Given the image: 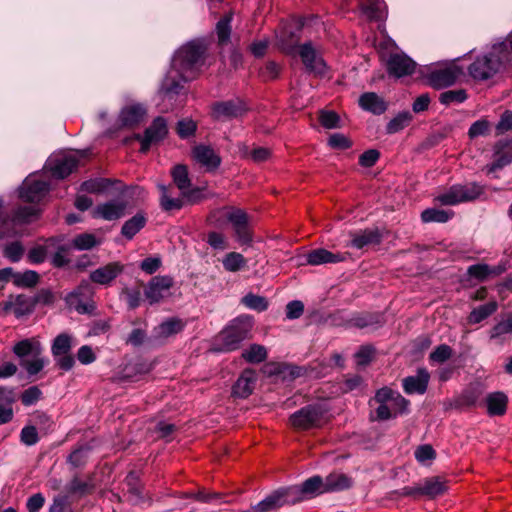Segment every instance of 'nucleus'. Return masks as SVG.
<instances>
[{
  "label": "nucleus",
  "instance_id": "1",
  "mask_svg": "<svg viewBox=\"0 0 512 512\" xmlns=\"http://www.w3.org/2000/svg\"><path fill=\"white\" fill-rule=\"evenodd\" d=\"M511 60L507 43L500 42L494 44L488 53L477 57L468 67V72L474 80L486 81L499 73Z\"/></svg>",
  "mask_w": 512,
  "mask_h": 512
},
{
  "label": "nucleus",
  "instance_id": "2",
  "mask_svg": "<svg viewBox=\"0 0 512 512\" xmlns=\"http://www.w3.org/2000/svg\"><path fill=\"white\" fill-rule=\"evenodd\" d=\"M206 47L201 42H190L182 46L173 59V68L184 82L192 81L200 74L204 65Z\"/></svg>",
  "mask_w": 512,
  "mask_h": 512
},
{
  "label": "nucleus",
  "instance_id": "3",
  "mask_svg": "<svg viewBox=\"0 0 512 512\" xmlns=\"http://www.w3.org/2000/svg\"><path fill=\"white\" fill-rule=\"evenodd\" d=\"M253 327L252 318L240 316L235 318L215 338V350L230 352L239 348L242 341L250 337Z\"/></svg>",
  "mask_w": 512,
  "mask_h": 512
},
{
  "label": "nucleus",
  "instance_id": "4",
  "mask_svg": "<svg viewBox=\"0 0 512 512\" xmlns=\"http://www.w3.org/2000/svg\"><path fill=\"white\" fill-rule=\"evenodd\" d=\"M157 187L160 191V207L165 212L178 211L186 204H198L214 196L213 193H205L206 189L204 187H195L185 189L179 197H173L171 185L158 184Z\"/></svg>",
  "mask_w": 512,
  "mask_h": 512
},
{
  "label": "nucleus",
  "instance_id": "5",
  "mask_svg": "<svg viewBox=\"0 0 512 512\" xmlns=\"http://www.w3.org/2000/svg\"><path fill=\"white\" fill-rule=\"evenodd\" d=\"M220 216H225L232 224L236 239L241 245H249L252 242L249 217L244 210L232 206L217 208L209 213L208 221L216 224L219 222Z\"/></svg>",
  "mask_w": 512,
  "mask_h": 512
},
{
  "label": "nucleus",
  "instance_id": "6",
  "mask_svg": "<svg viewBox=\"0 0 512 512\" xmlns=\"http://www.w3.org/2000/svg\"><path fill=\"white\" fill-rule=\"evenodd\" d=\"M374 401L379 404L376 409L378 420H389L398 414L409 412L410 401L404 398L399 392L385 386L378 389Z\"/></svg>",
  "mask_w": 512,
  "mask_h": 512
},
{
  "label": "nucleus",
  "instance_id": "7",
  "mask_svg": "<svg viewBox=\"0 0 512 512\" xmlns=\"http://www.w3.org/2000/svg\"><path fill=\"white\" fill-rule=\"evenodd\" d=\"M484 186L476 182L455 184L435 197V201L444 206H454L478 199L484 193Z\"/></svg>",
  "mask_w": 512,
  "mask_h": 512
},
{
  "label": "nucleus",
  "instance_id": "8",
  "mask_svg": "<svg viewBox=\"0 0 512 512\" xmlns=\"http://www.w3.org/2000/svg\"><path fill=\"white\" fill-rule=\"evenodd\" d=\"M324 423V410L319 405H307L290 416V424L296 430L320 428Z\"/></svg>",
  "mask_w": 512,
  "mask_h": 512
},
{
  "label": "nucleus",
  "instance_id": "9",
  "mask_svg": "<svg viewBox=\"0 0 512 512\" xmlns=\"http://www.w3.org/2000/svg\"><path fill=\"white\" fill-rule=\"evenodd\" d=\"M276 37L279 48L284 53L293 55L299 47L301 27L293 22H283L278 29Z\"/></svg>",
  "mask_w": 512,
  "mask_h": 512
},
{
  "label": "nucleus",
  "instance_id": "10",
  "mask_svg": "<svg viewBox=\"0 0 512 512\" xmlns=\"http://www.w3.org/2000/svg\"><path fill=\"white\" fill-rule=\"evenodd\" d=\"M174 286V279L169 275H157L152 277L144 290L145 298L153 305L159 303L170 294Z\"/></svg>",
  "mask_w": 512,
  "mask_h": 512
},
{
  "label": "nucleus",
  "instance_id": "11",
  "mask_svg": "<svg viewBox=\"0 0 512 512\" xmlns=\"http://www.w3.org/2000/svg\"><path fill=\"white\" fill-rule=\"evenodd\" d=\"M168 133L167 124L163 117H157L145 130L144 135L136 134L135 139L140 141V152L146 153L150 146L163 140Z\"/></svg>",
  "mask_w": 512,
  "mask_h": 512
},
{
  "label": "nucleus",
  "instance_id": "12",
  "mask_svg": "<svg viewBox=\"0 0 512 512\" xmlns=\"http://www.w3.org/2000/svg\"><path fill=\"white\" fill-rule=\"evenodd\" d=\"M298 55L309 73L315 75H323L325 73L326 63L311 42L300 45L298 47Z\"/></svg>",
  "mask_w": 512,
  "mask_h": 512
},
{
  "label": "nucleus",
  "instance_id": "13",
  "mask_svg": "<svg viewBox=\"0 0 512 512\" xmlns=\"http://www.w3.org/2000/svg\"><path fill=\"white\" fill-rule=\"evenodd\" d=\"M463 71L456 65L435 69L427 75L428 84L434 89H442L456 83Z\"/></svg>",
  "mask_w": 512,
  "mask_h": 512
},
{
  "label": "nucleus",
  "instance_id": "14",
  "mask_svg": "<svg viewBox=\"0 0 512 512\" xmlns=\"http://www.w3.org/2000/svg\"><path fill=\"white\" fill-rule=\"evenodd\" d=\"M127 202L122 199H112L98 204L92 211V217L106 221H115L125 215Z\"/></svg>",
  "mask_w": 512,
  "mask_h": 512
},
{
  "label": "nucleus",
  "instance_id": "15",
  "mask_svg": "<svg viewBox=\"0 0 512 512\" xmlns=\"http://www.w3.org/2000/svg\"><path fill=\"white\" fill-rule=\"evenodd\" d=\"M49 191L46 181L35 178H27L19 189V197L29 203H37L42 200Z\"/></svg>",
  "mask_w": 512,
  "mask_h": 512
},
{
  "label": "nucleus",
  "instance_id": "16",
  "mask_svg": "<svg viewBox=\"0 0 512 512\" xmlns=\"http://www.w3.org/2000/svg\"><path fill=\"white\" fill-rule=\"evenodd\" d=\"M78 163L74 155H58L48 161V168L54 178L64 179L77 169Z\"/></svg>",
  "mask_w": 512,
  "mask_h": 512
},
{
  "label": "nucleus",
  "instance_id": "17",
  "mask_svg": "<svg viewBox=\"0 0 512 512\" xmlns=\"http://www.w3.org/2000/svg\"><path fill=\"white\" fill-rule=\"evenodd\" d=\"M247 105L240 99L216 102L212 105V116L215 119L237 118L245 114Z\"/></svg>",
  "mask_w": 512,
  "mask_h": 512
},
{
  "label": "nucleus",
  "instance_id": "18",
  "mask_svg": "<svg viewBox=\"0 0 512 512\" xmlns=\"http://www.w3.org/2000/svg\"><path fill=\"white\" fill-rule=\"evenodd\" d=\"M416 63L405 54H391L387 61L388 74L396 78H401L414 73Z\"/></svg>",
  "mask_w": 512,
  "mask_h": 512
},
{
  "label": "nucleus",
  "instance_id": "19",
  "mask_svg": "<svg viewBox=\"0 0 512 512\" xmlns=\"http://www.w3.org/2000/svg\"><path fill=\"white\" fill-rule=\"evenodd\" d=\"M194 160L205 168L207 172H213L221 165V157L213 148L207 145H197L192 150Z\"/></svg>",
  "mask_w": 512,
  "mask_h": 512
},
{
  "label": "nucleus",
  "instance_id": "20",
  "mask_svg": "<svg viewBox=\"0 0 512 512\" xmlns=\"http://www.w3.org/2000/svg\"><path fill=\"white\" fill-rule=\"evenodd\" d=\"M123 270L124 265L120 262H110L92 271L89 278L95 284L106 286L111 284Z\"/></svg>",
  "mask_w": 512,
  "mask_h": 512
},
{
  "label": "nucleus",
  "instance_id": "21",
  "mask_svg": "<svg viewBox=\"0 0 512 512\" xmlns=\"http://www.w3.org/2000/svg\"><path fill=\"white\" fill-rule=\"evenodd\" d=\"M493 157V162L485 167L487 173H493L512 162V143L498 142L494 147Z\"/></svg>",
  "mask_w": 512,
  "mask_h": 512
},
{
  "label": "nucleus",
  "instance_id": "22",
  "mask_svg": "<svg viewBox=\"0 0 512 512\" xmlns=\"http://www.w3.org/2000/svg\"><path fill=\"white\" fill-rule=\"evenodd\" d=\"M35 306L31 297L20 294L3 303L5 313H13L17 318L33 312Z\"/></svg>",
  "mask_w": 512,
  "mask_h": 512
},
{
  "label": "nucleus",
  "instance_id": "23",
  "mask_svg": "<svg viewBox=\"0 0 512 512\" xmlns=\"http://www.w3.org/2000/svg\"><path fill=\"white\" fill-rule=\"evenodd\" d=\"M430 374L425 368H419L417 374L403 379V389L407 394H424L427 390Z\"/></svg>",
  "mask_w": 512,
  "mask_h": 512
},
{
  "label": "nucleus",
  "instance_id": "24",
  "mask_svg": "<svg viewBox=\"0 0 512 512\" xmlns=\"http://www.w3.org/2000/svg\"><path fill=\"white\" fill-rule=\"evenodd\" d=\"M350 246L356 249H363L371 245H379L382 241V234L378 228L365 229L359 232L350 233Z\"/></svg>",
  "mask_w": 512,
  "mask_h": 512
},
{
  "label": "nucleus",
  "instance_id": "25",
  "mask_svg": "<svg viewBox=\"0 0 512 512\" xmlns=\"http://www.w3.org/2000/svg\"><path fill=\"white\" fill-rule=\"evenodd\" d=\"M255 381V371L245 369L233 385L232 394L239 398H247L253 392Z\"/></svg>",
  "mask_w": 512,
  "mask_h": 512
},
{
  "label": "nucleus",
  "instance_id": "26",
  "mask_svg": "<svg viewBox=\"0 0 512 512\" xmlns=\"http://www.w3.org/2000/svg\"><path fill=\"white\" fill-rule=\"evenodd\" d=\"M346 259L344 254L332 253L326 249L318 248L310 251L306 255V262L309 265L317 266L327 263H338Z\"/></svg>",
  "mask_w": 512,
  "mask_h": 512
},
{
  "label": "nucleus",
  "instance_id": "27",
  "mask_svg": "<svg viewBox=\"0 0 512 512\" xmlns=\"http://www.w3.org/2000/svg\"><path fill=\"white\" fill-rule=\"evenodd\" d=\"M146 115V109L141 104H132L124 107L119 115L122 126L134 127L141 123Z\"/></svg>",
  "mask_w": 512,
  "mask_h": 512
},
{
  "label": "nucleus",
  "instance_id": "28",
  "mask_svg": "<svg viewBox=\"0 0 512 512\" xmlns=\"http://www.w3.org/2000/svg\"><path fill=\"white\" fill-rule=\"evenodd\" d=\"M358 102L363 110L375 115H381L387 110V103L374 92L363 93Z\"/></svg>",
  "mask_w": 512,
  "mask_h": 512
},
{
  "label": "nucleus",
  "instance_id": "29",
  "mask_svg": "<svg viewBox=\"0 0 512 512\" xmlns=\"http://www.w3.org/2000/svg\"><path fill=\"white\" fill-rule=\"evenodd\" d=\"M482 393L483 391L479 384H471L457 398H455L453 405L457 409L475 406L482 396Z\"/></svg>",
  "mask_w": 512,
  "mask_h": 512
},
{
  "label": "nucleus",
  "instance_id": "30",
  "mask_svg": "<svg viewBox=\"0 0 512 512\" xmlns=\"http://www.w3.org/2000/svg\"><path fill=\"white\" fill-rule=\"evenodd\" d=\"M508 404L507 396L502 392H493L486 397L487 412L491 416L505 414Z\"/></svg>",
  "mask_w": 512,
  "mask_h": 512
},
{
  "label": "nucleus",
  "instance_id": "31",
  "mask_svg": "<svg viewBox=\"0 0 512 512\" xmlns=\"http://www.w3.org/2000/svg\"><path fill=\"white\" fill-rule=\"evenodd\" d=\"M352 486V479L343 473H331L324 480L323 492H334L348 489Z\"/></svg>",
  "mask_w": 512,
  "mask_h": 512
},
{
  "label": "nucleus",
  "instance_id": "32",
  "mask_svg": "<svg viewBox=\"0 0 512 512\" xmlns=\"http://www.w3.org/2000/svg\"><path fill=\"white\" fill-rule=\"evenodd\" d=\"M40 342L35 339H24L17 342L13 347V353L22 359H26V356H39L41 354Z\"/></svg>",
  "mask_w": 512,
  "mask_h": 512
},
{
  "label": "nucleus",
  "instance_id": "33",
  "mask_svg": "<svg viewBox=\"0 0 512 512\" xmlns=\"http://www.w3.org/2000/svg\"><path fill=\"white\" fill-rule=\"evenodd\" d=\"M421 484L422 496L429 498H435L444 494L447 490L445 481H442L439 477L426 478Z\"/></svg>",
  "mask_w": 512,
  "mask_h": 512
},
{
  "label": "nucleus",
  "instance_id": "34",
  "mask_svg": "<svg viewBox=\"0 0 512 512\" xmlns=\"http://www.w3.org/2000/svg\"><path fill=\"white\" fill-rule=\"evenodd\" d=\"M146 222L145 215L139 212L123 224L121 234L131 240L146 225Z\"/></svg>",
  "mask_w": 512,
  "mask_h": 512
},
{
  "label": "nucleus",
  "instance_id": "35",
  "mask_svg": "<svg viewBox=\"0 0 512 512\" xmlns=\"http://www.w3.org/2000/svg\"><path fill=\"white\" fill-rule=\"evenodd\" d=\"M360 8L370 20H382L384 18L385 3L383 0H363Z\"/></svg>",
  "mask_w": 512,
  "mask_h": 512
},
{
  "label": "nucleus",
  "instance_id": "36",
  "mask_svg": "<svg viewBox=\"0 0 512 512\" xmlns=\"http://www.w3.org/2000/svg\"><path fill=\"white\" fill-rule=\"evenodd\" d=\"M233 20V13L229 12L225 14L216 24V35L218 38V44L220 46H226L230 42V36L232 32L231 22Z\"/></svg>",
  "mask_w": 512,
  "mask_h": 512
},
{
  "label": "nucleus",
  "instance_id": "37",
  "mask_svg": "<svg viewBox=\"0 0 512 512\" xmlns=\"http://www.w3.org/2000/svg\"><path fill=\"white\" fill-rule=\"evenodd\" d=\"M454 216L452 210H444L438 208H427L421 213V220L423 223H446Z\"/></svg>",
  "mask_w": 512,
  "mask_h": 512
},
{
  "label": "nucleus",
  "instance_id": "38",
  "mask_svg": "<svg viewBox=\"0 0 512 512\" xmlns=\"http://www.w3.org/2000/svg\"><path fill=\"white\" fill-rule=\"evenodd\" d=\"M497 308L498 305L495 301L480 305L470 312L468 316V322L470 324H478L495 313Z\"/></svg>",
  "mask_w": 512,
  "mask_h": 512
},
{
  "label": "nucleus",
  "instance_id": "39",
  "mask_svg": "<svg viewBox=\"0 0 512 512\" xmlns=\"http://www.w3.org/2000/svg\"><path fill=\"white\" fill-rule=\"evenodd\" d=\"M282 505H295L305 500L300 486H290L276 490Z\"/></svg>",
  "mask_w": 512,
  "mask_h": 512
},
{
  "label": "nucleus",
  "instance_id": "40",
  "mask_svg": "<svg viewBox=\"0 0 512 512\" xmlns=\"http://www.w3.org/2000/svg\"><path fill=\"white\" fill-rule=\"evenodd\" d=\"M171 177L173 179V183L181 193L184 192L185 189L190 188L191 179L189 177L188 168L186 165H175L171 170Z\"/></svg>",
  "mask_w": 512,
  "mask_h": 512
},
{
  "label": "nucleus",
  "instance_id": "41",
  "mask_svg": "<svg viewBox=\"0 0 512 512\" xmlns=\"http://www.w3.org/2000/svg\"><path fill=\"white\" fill-rule=\"evenodd\" d=\"M39 215V210L32 206L18 207L11 218L13 224H28L36 219Z\"/></svg>",
  "mask_w": 512,
  "mask_h": 512
},
{
  "label": "nucleus",
  "instance_id": "42",
  "mask_svg": "<svg viewBox=\"0 0 512 512\" xmlns=\"http://www.w3.org/2000/svg\"><path fill=\"white\" fill-rule=\"evenodd\" d=\"M88 287V283H82L75 291L69 293L66 297V302L70 306H74L75 310L80 314L88 313L90 312V308H94L93 305H89L79 301V296L82 294L81 291L83 289H87Z\"/></svg>",
  "mask_w": 512,
  "mask_h": 512
},
{
  "label": "nucleus",
  "instance_id": "43",
  "mask_svg": "<svg viewBox=\"0 0 512 512\" xmlns=\"http://www.w3.org/2000/svg\"><path fill=\"white\" fill-rule=\"evenodd\" d=\"M242 358L252 364H258L266 360L267 350L263 345L252 344L242 352Z\"/></svg>",
  "mask_w": 512,
  "mask_h": 512
},
{
  "label": "nucleus",
  "instance_id": "44",
  "mask_svg": "<svg viewBox=\"0 0 512 512\" xmlns=\"http://www.w3.org/2000/svg\"><path fill=\"white\" fill-rule=\"evenodd\" d=\"M300 487L305 499H308L316 494L324 493L322 491L324 489V480L320 476H313L305 480Z\"/></svg>",
  "mask_w": 512,
  "mask_h": 512
},
{
  "label": "nucleus",
  "instance_id": "45",
  "mask_svg": "<svg viewBox=\"0 0 512 512\" xmlns=\"http://www.w3.org/2000/svg\"><path fill=\"white\" fill-rule=\"evenodd\" d=\"M72 349V337L67 333H61L53 340L51 352L53 357L70 353Z\"/></svg>",
  "mask_w": 512,
  "mask_h": 512
},
{
  "label": "nucleus",
  "instance_id": "46",
  "mask_svg": "<svg viewBox=\"0 0 512 512\" xmlns=\"http://www.w3.org/2000/svg\"><path fill=\"white\" fill-rule=\"evenodd\" d=\"M101 241L92 233H81L72 240V247L76 250H90L99 245Z\"/></svg>",
  "mask_w": 512,
  "mask_h": 512
},
{
  "label": "nucleus",
  "instance_id": "47",
  "mask_svg": "<svg viewBox=\"0 0 512 512\" xmlns=\"http://www.w3.org/2000/svg\"><path fill=\"white\" fill-rule=\"evenodd\" d=\"M40 280V276L36 271L26 270L15 274L14 285L22 288L35 287Z\"/></svg>",
  "mask_w": 512,
  "mask_h": 512
},
{
  "label": "nucleus",
  "instance_id": "48",
  "mask_svg": "<svg viewBox=\"0 0 512 512\" xmlns=\"http://www.w3.org/2000/svg\"><path fill=\"white\" fill-rule=\"evenodd\" d=\"M222 264L226 271L237 272L246 265V259L240 253L230 252L225 255Z\"/></svg>",
  "mask_w": 512,
  "mask_h": 512
},
{
  "label": "nucleus",
  "instance_id": "49",
  "mask_svg": "<svg viewBox=\"0 0 512 512\" xmlns=\"http://www.w3.org/2000/svg\"><path fill=\"white\" fill-rule=\"evenodd\" d=\"M411 120L412 115L409 112H401L388 122L386 131L388 134L397 133L407 127Z\"/></svg>",
  "mask_w": 512,
  "mask_h": 512
},
{
  "label": "nucleus",
  "instance_id": "50",
  "mask_svg": "<svg viewBox=\"0 0 512 512\" xmlns=\"http://www.w3.org/2000/svg\"><path fill=\"white\" fill-rule=\"evenodd\" d=\"M467 99V93L464 89L448 90L440 94L439 101L443 105L452 103H462Z\"/></svg>",
  "mask_w": 512,
  "mask_h": 512
},
{
  "label": "nucleus",
  "instance_id": "51",
  "mask_svg": "<svg viewBox=\"0 0 512 512\" xmlns=\"http://www.w3.org/2000/svg\"><path fill=\"white\" fill-rule=\"evenodd\" d=\"M110 180L105 178L90 179L81 184V190L88 193H101L108 189Z\"/></svg>",
  "mask_w": 512,
  "mask_h": 512
},
{
  "label": "nucleus",
  "instance_id": "52",
  "mask_svg": "<svg viewBox=\"0 0 512 512\" xmlns=\"http://www.w3.org/2000/svg\"><path fill=\"white\" fill-rule=\"evenodd\" d=\"M242 303L246 307L259 312L265 311L268 308V301L266 300L265 297L255 295L252 293H249L246 296H244L242 299Z\"/></svg>",
  "mask_w": 512,
  "mask_h": 512
},
{
  "label": "nucleus",
  "instance_id": "53",
  "mask_svg": "<svg viewBox=\"0 0 512 512\" xmlns=\"http://www.w3.org/2000/svg\"><path fill=\"white\" fill-rule=\"evenodd\" d=\"M280 507H283V505L277 491H274L257 504L258 512H271Z\"/></svg>",
  "mask_w": 512,
  "mask_h": 512
},
{
  "label": "nucleus",
  "instance_id": "54",
  "mask_svg": "<svg viewBox=\"0 0 512 512\" xmlns=\"http://www.w3.org/2000/svg\"><path fill=\"white\" fill-rule=\"evenodd\" d=\"M3 255L11 262H19L24 255V247L20 241H14L4 247Z\"/></svg>",
  "mask_w": 512,
  "mask_h": 512
},
{
  "label": "nucleus",
  "instance_id": "55",
  "mask_svg": "<svg viewBox=\"0 0 512 512\" xmlns=\"http://www.w3.org/2000/svg\"><path fill=\"white\" fill-rule=\"evenodd\" d=\"M20 366L23 367L28 375L33 376L38 374L45 366V360L39 356H33V359L20 360Z\"/></svg>",
  "mask_w": 512,
  "mask_h": 512
},
{
  "label": "nucleus",
  "instance_id": "56",
  "mask_svg": "<svg viewBox=\"0 0 512 512\" xmlns=\"http://www.w3.org/2000/svg\"><path fill=\"white\" fill-rule=\"evenodd\" d=\"M319 122L326 129H334L339 127L340 117L334 111L321 110L319 112Z\"/></svg>",
  "mask_w": 512,
  "mask_h": 512
},
{
  "label": "nucleus",
  "instance_id": "57",
  "mask_svg": "<svg viewBox=\"0 0 512 512\" xmlns=\"http://www.w3.org/2000/svg\"><path fill=\"white\" fill-rule=\"evenodd\" d=\"M121 294L125 296L126 303L130 310H134L140 306L141 291L139 288L125 287L122 289Z\"/></svg>",
  "mask_w": 512,
  "mask_h": 512
},
{
  "label": "nucleus",
  "instance_id": "58",
  "mask_svg": "<svg viewBox=\"0 0 512 512\" xmlns=\"http://www.w3.org/2000/svg\"><path fill=\"white\" fill-rule=\"evenodd\" d=\"M182 329L183 324L180 320L170 319L159 325V334L163 337H169L180 332Z\"/></svg>",
  "mask_w": 512,
  "mask_h": 512
},
{
  "label": "nucleus",
  "instance_id": "59",
  "mask_svg": "<svg viewBox=\"0 0 512 512\" xmlns=\"http://www.w3.org/2000/svg\"><path fill=\"white\" fill-rule=\"evenodd\" d=\"M452 354L453 350L449 345L441 344L431 352L429 359L433 362L443 363L450 359Z\"/></svg>",
  "mask_w": 512,
  "mask_h": 512
},
{
  "label": "nucleus",
  "instance_id": "60",
  "mask_svg": "<svg viewBox=\"0 0 512 512\" xmlns=\"http://www.w3.org/2000/svg\"><path fill=\"white\" fill-rule=\"evenodd\" d=\"M20 440L26 446H33L39 441L38 432L35 426L27 425L22 428Z\"/></svg>",
  "mask_w": 512,
  "mask_h": 512
},
{
  "label": "nucleus",
  "instance_id": "61",
  "mask_svg": "<svg viewBox=\"0 0 512 512\" xmlns=\"http://www.w3.org/2000/svg\"><path fill=\"white\" fill-rule=\"evenodd\" d=\"M41 396V390L37 386H31L21 394V402L24 406H31L35 404Z\"/></svg>",
  "mask_w": 512,
  "mask_h": 512
},
{
  "label": "nucleus",
  "instance_id": "62",
  "mask_svg": "<svg viewBox=\"0 0 512 512\" xmlns=\"http://www.w3.org/2000/svg\"><path fill=\"white\" fill-rule=\"evenodd\" d=\"M328 144L334 149L345 150L352 146L351 140L341 133H334L328 139Z\"/></svg>",
  "mask_w": 512,
  "mask_h": 512
},
{
  "label": "nucleus",
  "instance_id": "63",
  "mask_svg": "<svg viewBox=\"0 0 512 512\" xmlns=\"http://www.w3.org/2000/svg\"><path fill=\"white\" fill-rule=\"evenodd\" d=\"M490 123L485 119L478 120L474 122L468 131V135L470 138H475L478 136L487 135L489 132Z\"/></svg>",
  "mask_w": 512,
  "mask_h": 512
},
{
  "label": "nucleus",
  "instance_id": "64",
  "mask_svg": "<svg viewBox=\"0 0 512 512\" xmlns=\"http://www.w3.org/2000/svg\"><path fill=\"white\" fill-rule=\"evenodd\" d=\"M196 123L192 120L183 119L177 124V133L181 138H188L196 131Z\"/></svg>",
  "mask_w": 512,
  "mask_h": 512
}]
</instances>
